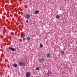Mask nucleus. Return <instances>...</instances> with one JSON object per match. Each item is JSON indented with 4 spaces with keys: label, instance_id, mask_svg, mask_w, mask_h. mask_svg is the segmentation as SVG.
<instances>
[{
    "label": "nucleus",
    "instance_id": "nucleus-1",
    "mask_svg": "<svg viewBox=\"0 0 77 77\" xmlns=\"http://www.w3.org/2000/svg\"><path fill=\"white\" fill-rule=\"evenodd\" d=\"M19 65L22 66H25V63L23 62H19Z\"/></svg>",
    "mask_w": 77,
    "mask_h": 77
},
{
    "label": "nucleus",
    "instance_id": "nucleus-2",
    "mask_svg": "<svg viewBox=\"0 0 77 77\" xmlns=\"http://www.w3.org/2000/svg\"><path fill=\"white\" fill-rule=\"evenodd\" d=\"M39 63H41L44 62V59L43 58H42L39 60Z\"/></svg>",
    "mask_w": 77,
    "mask_h": 77
},
{
    "label": "nucleus",
    "instance_id": "nucleus-3",
    "mask_svg": "<svg viewBox=\"0 0 77 77\" xmlns=\"http://www.w3.org/2000/svg\"><path fill=\"white\" fill-rule=\"evenodd\" d=\"M30 73L29 72H27L26 73V77H30Z\"/></svg>",
    "mask_w": 77,
    "mask_h": 77
},
{
    "label": "nucleus",
    "instance_id": "nucleus-4",
    "mask_svg": "<svg viewBox=\"0 0 77 77\" xmlns=\"http://www.w3.org/2000/svg\"><path fill=\"white\" fill-rule=\"evenodd\" d=\"M25 17L27 19H29L30 17V15L29 14H27L26 15Z\"/></svg>",
    "mask_w": 77,
    "mask_h": 77
},
{
    "label": "nucleus",
    "instance_id": "nucleus-5",
    "mask_svg": "<svg viewBox=\"0 0 77 77\" xmlns=\"http://www.w3.org/2000/svg\"><path fill=\"white\" fill-rule=\"evenodd\" d=\"M46 56L48 58H50V54L49 53L47 54Z\"/></svg>",
    "mask_w": 77,
    "mask_h": 77
},
{
    "label": "nucleus",
    "instance_id": "nucleus-6",
    "mask_svg": "<svg viewBox=\"0 0 77 77\" xmlns=\"http://www.w3.org/2000/svg\"><path fill=\"white\" fill-rule=\"evenodd\" d=\"M20 36L21 38H23L25 37V35L24 34H22Z\"/></svg>",
    "mask_w": 77,
    "mask_h": 77
},
{
    "label": "nucleus",
    "instance_id": "nucleus-7",
    "mask_svg": "<svg viewBox=\"0 0 77 77\" xmlns=\"http://www.w3.org/2000/svg\"><path fill=\"white\" fill-rule=\"evenodd\" d=\"M10 50L13 51H16V49L14 48H11V49H10Z\"/></svg>",
    "mask_w": 77,
    "mask_h": 77
},
{
    "label": "nucleus",
    "instance_id": "nucleus-8",
    "mask_svg": "<svg viewBox=\"0 0 77 77\" xmlns=\"http://www.w3.org/2000/svg\"><path fill=\"white\" fill-rule=\"evenodd\" d=\"M39 13V11L38 10H36V11L35 13H34V14H38Z\"/></svg>",
    "mask_w": 77,
    "mask_h": 77
},
{
    "label": "nucleus",
    "instance_id": "nucleus-9",
    "mask_svg": "<svg viewBox=\"0 0 77 77\" xmlns=\"http://www.w3.org/2000/svg\"><path fill=\"white\" fill-rule=\"evenodd\" d=\"M65 53V51H62L61 52V54L63 55Z\"/></svg>",
    "mask_w": 77,
    "mask_h": 77
},
{
    "label": "nucleus",
    "instance_id": "nucleus-10",
    "mask_svg": "<svg viewBox=\"0 0 77 77\" xmlns=\"http://www.w3.org/2000/svg\"><path fill=\"white\" fill-rule=\"evenodd\" d=\"M51 73H52V72H50L49 71L47 73V75L48 76H49V74H50Z\"/></svg>",
    "mask_w": 77,
    "mask_h": 77
},
{
    "label": "nucleus",
    "instance_id": "nucleus-11",
    "mask_svg": "<svg viewBox=\"0 0 77 77\" xmlns=\"http://www.w3.org/2000/svg\"><path fill=\"white\" fill-rule=\"evenodd\" d=\"M17 65L16 64H14V65H13V67H17Z\"/></svg>",
    "mask_w": 77,
    "mask_h": 77
},
{
    "label": "nucleus",
    "instance_id": "nucleus-12",
    "mask_svg": "<svg viewBox=\"0 0 77 77\" xmlns=\"http://www.w3.org/2000/svg\"><path fill=\"white\" fill-rule=\"evenodd\" d=\"M56 18H57V19H58L59 18H60V17L59 16V15H57L56 16Z\"/></svg>",
    "mask_w": 77,
    "mask_h": 77
},
{
    "label": "nucleus",
    "instance_id": "nucleus-13",
    "mask_svg": "<svg viewBox=\"0 0 77 77\" xmlns=\"http://www.w3.org/2000/svg\"><path fill=\"white\" fill-rule=\"evenodd\" d=\"M40 47L41 48H42L43 47V45L42 44H40L39 45Z\"/></svg>",
    "mask_w": 77,
    "mask_h": 77
},
{
    "label": "nucleus",
    "instance_id": "nucleus-14",
    "mask_svg": "<svg viewBox=\"0 0 77 77\" xmlns=\"http://www.w3.org/2000/svg\"><path fill=\"white\" fill-rule=\"evenodd\" d=\"M27 41H30V37H27Z\"/></svg>",
    "mask_w": 77,
    "mask_h": 77
},
{
    "label": "nucleus",
    "instance_id": "nucleus-15",
    "mask_svg": "<svg viewBox=\"0 0 77 77\" xmlns=\"http://www.w3.org/2000/svg\"><path fill=\"white\" fill-rule=\"evenodd\" d=\"M39 67H37L36 68V70L38 71V70H39Z\"/></svg>",
    "mask_w": 77,
    "mask_h": 77
}]
</instances>
